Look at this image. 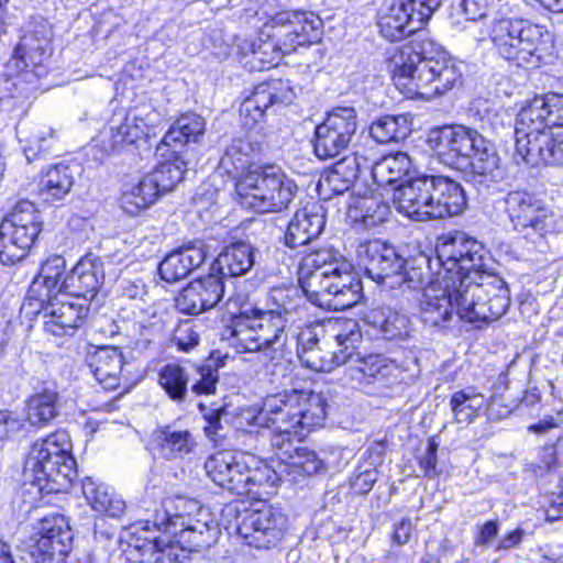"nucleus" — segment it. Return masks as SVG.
I'll return each mask as SVG.
<instances>
[{
    "label": "nucleus",
    "mask_w": 563,
    "mask_h": 563,
    "mask_svg": "<svg viewBox=\"0 0 563 563\" xmlns=\"http://www.w3.org/2000/svg\"><path fill=\"white\" fill-rule=\"evenodd\" d=\"M377 481V473L375 470H365L360 472L352 482L353 489L358 494L368 493L375 482Z\"/></svg>",
    "instance_id": "64"
},
{
    "label": "nucleus",
    "mask_w": 563,
    "mask_h": 563,
    "mask_svg": "<svg viewBox=\"0 0 563 563\" xmlns=\"http://www.w3.org/2000/svg\"><path fill=\"white\" fill-rule=\"evenodd\" d=\"M271 30L269 22L261 31L257 40L250 44L253 63H260L261 69L276 66L283 55L291 53L286 51L284 38L274 36V33H269Z\"/></svg>",
    "instance_id": "45"
},
{
    "label": "nucleus",
    "mask_w": 563,
    "mask_h": 563,
    "mask_svg": "<svg viewBox=\"0 0 563 563\" xmlns=\"http://www.w3.org/2000/svg\"><path fill=\"white\" fill-rule=\"evenodd\" d=\"M21 421L8 411H0V441L20 431Z\"/></svg>",
    "instance_id": "63"
},
{
    "label": "nucleus",
    "mask_w": 563,
    "mask_h": 563,
    "mask_svg": "<svg viewBox=\"0 0 563 563\" xmlns=\"http://www.w3.org/2000/svg\"><path fill=\"white\" fill-rule=\"evenodd\" d=\"M254 317L256 339L260 343L257 352L265 353L271 360L283 357L288 341V335L285 332L287 319L284 316L262 310L255 311Z\"/></svg>",
    "instance_id": "35"
},
{
    "label": "nucleus",
    "mask_w": 563,
    "mask_h": 563,
    "mask_svg": "<svg viewBox=\"0 0 563 563\" xmlns=\"http://www.w3.org/2000/svg\"><path fill=\"white\" fill-rule=\"evenodd\" d=\"M59 413L58 393L44 388L32 395L26 401V419L30 424L45 427Z\"/></svg>",
    "instance_id": "47"
},
{
    "label": "nucleus",
    "mask_w": 563,
    "mask_h": 563,
    "mask_svg": "<svg viewBox=\"0 0 563 563\" xmlns=\"http://www.w3.org/2000/svg\"><path fill=\"white\" fill-rule=\"evenodd\" d=\"M224 294L222 277L209 274L186 286L176 298V307L186 314H199L214 308Z\"/></svg>",
    "instance_id": "28"
},
{
    "label": "nucleus",
    "mask_w": 563,
    "mask_h": 563,
    "mask_svg": "<svg viewBox=\"0 0 563 563\" xmlns=\"http://www.w3.org/2000/svg\"><path fill=\"white\" fill-rule=\"evenodd\" d=\"M411 131L406 115H385L372 123L369 133L377 143L397 142L406 139Z\"/></svg>",
    "instance_id": "50"
},
{
    "label": "nucleus",
    "mask_w": 563,
    "mask_h": 563,
    "mask_svg": "<svg viewBox=\"0 0 563 563\" xmlns=\"http://www.w3.org/2000/svg\"><path fill=\"white\" fill-rule=\"evenodd\" d=\"M49 40L51 29L45 21L27 25L8 64V68L10 70L14 69L15 74H10L0 81V107L3 110L9 101L7 97L11 96L13 89L19 90L16 100L20 102V106H23L26 88L23 86L19 89V77L33 82L35 79L46 75V62L51 56Z\"/></svg>",
    "instance_id": "11"
},
{
    "label": "nucleus",
    "mask_w": 563,
    "mask_h": 563,
    "mask_svg": "<svg viewBox=\"0 0 563 563\" xmlns=\"http://www.w3.org/2000/svg\"><path fill=\"white\" fill-rule=\"evenodd\" d=\"M333 167L338 170L339 175L354 184L360 172L368 168L369 165L367 158L356 152L343 157Z\"/></svg>",
    "instance_id": "56"
},
{
    "label": "nucleus",
    "mask_w": 563,
    "mask_h": 563,
    "mask_svg": "<svg viewBox=\"0 0 563 563\" xmlns=\"http://www.w3.org/2000/svg\"><path fill=\"white\" fill-rule=\"evenodd\" d=\"M352 186V181H347L346 178H343L341 175H339L338 170L332 167L321 176L318 183V190L324 199H328L330 198L331 194L342 195Z\"/></svg>",
    "instance_id": "55"
},
{
    "label": "nucleus",
    "mask_w": 563,
    "mask_h": 563,
    "mask_svg": "<svg viewBox=\"0 0 563 563\" xmlns=\"http://www.w3.org/2000/svg\"><path fill=\"white\" fill-rule=\"evenodd\" d=\"M205 120L197 113H185L165 133L156 147V153L163 157L168 152L178 153L189 142H196L198 136L205 132Z\"/></svg>",
    "instance_id": "36"
},
{
    "label": "nucleus",
    "mask_w": 563,
    "mask_h": 563,
    "mask_svg": "<svg viewBox=\"0 0 563 563\" xmlns=\"http://www.w3.org/2000/svg\"><path fill=\"white\" fill-rule=\"evenodd\" d=\"M327 401L320 393L292 388L264 399L263 407L252 416L251 426L274 427L271 439L282 474L291 481L314 475L324 470V462L306 446L295 445L291 435L300 441L314 427L322 426L327 417Z\"/></svg>",
    "instance_id": "2"
},
{
    "label": "nucleus",
    "mask_w": 563,
    "mask_h": 563,
    "mask_svg": "<svg viewBox=\"0 0 563 563\" xmlns=\"http://www.w3.org/2000/svg\"><path fill=\"white\" fill-rule=\"evenodd\" d=\"M438 446H439V444L434 440V438H430L427 443V449L419 461L420 470L423 472L424 476L428 478H434L440 474V472L438 471V467H437Z\"/></svg>",
    "instance_id": "58"
},
{
    "label": "nucleus",
    "mask_w": 563,
    "mask_h": 563,
    "mask_svg": "<svg viewBox=\"0 0 563 563\" xmlns=\"http://www.w3.org/2000/svg\"><path fill=\"white\" fill-rule=\"evenodd\" d=\"M41 231L42 218L34 203L19 201L0 223V262L9 266L22 261Z\"/></svg>",
    "instance_id": "14"
},
{
    "label": "nucleus",
    "mask_w": 563,
    "mask_h": 563,
    "mask_svg": "<svg viewBox=\"0 0 563 563\" xmlns=\"http://www.w3.org/2000/svg\"><path fill=\"white\" fill-rule=\"evenodd\" d=\"M255 264V249L245 242L227 246L217 257L216 265L222 275L238 277L247 274Z\"/></svg>",
    "instance_id": "43"
},
{
    "label": "nucleus",
    "mask_w": 563,
    "mask_h": 563,
    "mask_svg": "<svg viewBox=\"0 0 563 563\" xmlns=\"http://www.w3.org/2000/svg\"><path fill=\"white\" fill-rule=\"evenodd\" d=\"M152 445L161 459L174 462L191 459L196 454L198 441L191 431L172 423L153 431Z\"/></svg>",
    "instance_id": "30"
},
{
    "label": "nucleus",
    "mask_w": 563,
    "mask_h": 563,
    "mask_svg": "<svg viewBox=\"0 0 563 563\" xmlns=\"http://www.w3.org/2000/svg\"><path fill=\"white\" fill-rule=\"evenodd\" d=\"M486 406V397L473 387L455 391L450 399V408L456 423L474 422Z\"/></svg>",
    "instance_id": "48"
},
{
    "label": "nucleus",
    "mask_w": 563,
    "mask_h": 563,
    "mask_svg": "<svg viewBox=\"0 0 563 563\" xmlns=\"http://www.w3.org/2000/svg\"><path fill=\"white\" fill-rule=\"evenodd\" d=\"M73 534L63 515L42 518L27 543L33 563H63L70 551Z\"/></svg>",
    "instance_id": "16"
},
{
    "label": "nucleus",
    "mask_w": 563,
    "mask_h": 563,
    "mask_svg": "<svg viewBox=\"0 0 563 563\" xmlns=\"http://www.w3.org/2000/svg\"><path fill=\"white\" fill-rule=\"evenodd\" d=\"M489 37L498 55L519 67L538 66L553 44V36L545 26L525 19L494 21Z\"/></svg>",
    "instance_id": "10"
},
{
    "label": "nucleus",
    "mask_w": 563,
    "mask_h": 563,
    "mask_svg": "<svg viewBox=\"0 0 563 563\" xmlns=\"http://www.w3.org/2000/svg\"><path fill=\"white\" fill-rule=\"evenodd\" d=\"M321 21L311 12L282 11L271 20L274 36L284 38L286 51L295 52L320 40Z\"/></svg>",
    "instance_id": "23"
},
{
    "label": "nucleus",
    "mask_w": 563,
    "mask_h": 563,
    "mask_svg": "<svg viewBox=\"0 0 563 563\" xmlns=\"http://www.w3.org/2000/svg\"><path fill=\"white\" fill-rule=\"evenodd\" d=\"M296 91L289 80L272 79L255 87L241 106V115L253 123L260 122L267 109L274 104H290Z\"/></svg>",
    "instance_id": "27"
},
{
    "label": "nucleus",
    "mask_w": 563,
    "mask_h": 563,
    "mask_svg": "<svg viewBox=\"0 0 563 563\" xmlns=\"http://www.w3.org/2000/svg\"><path fill=\"white\" fill-rule=\"evenodd\" d=\"M563 95L549 92L536 96L517 115L515 125L516 154L525 164L563 165Z\"/></svg>",
    "instance_id": "6"
},
{
    "label": "nucleus",
    "mask_w": 563,
    "mask_h": 563,
    "mask_svg": "<svg viewBox=\"0 0 563 563\" xmlns=\"http://www.w3.org/2000/svg\"><path fill=\"white\" fill-rule=\"evenodd\" d=\"M365 321L386 340H402L412 331L409 317L390 308L372 309L366 313Z\"/></svg>",
    "instance_id": "42"
},
{
    "label": "nucleus",
    "mask_w": 563,
    "mask_h": 563,
    "mask_svg": "<svg viewBox=\"0 0 563 563\" xmlns=\"http://www.w3.org/2000/svg\"><path fill=\"white\" fill-rule=\"evenodd\" d=\"M69 296L49 298L42 303L33 302L34 310L43 313L44 329L47 333L55 336L73 335L84 323L88 307L75 300H69Z\"/></svg>",
    "instance_id": "24"
},
{
    "label": "nucleus",
    "mask_w": 563,
    "mask_h": 563,
    "mask_svg": "<svg viewBox=\"0 0 563 563\" xmlns=\"http://www.w3.org/2000/svg\"><path fill=\"white\" fill-rule=\"evenodd\" d=\"M435 175L417 173L394 189L393 201L400 213L416 221L434 219Z\"/></svg>",
    "instance_id": "21"
},
{
    "label": "nucleus",
    "mask_w": 563,
    "mask_h": 563,
    "mask_svg": "<svg viewBox=\"0 0 563 563\" xmlns=\"http://www.w3.org/2000/svg\"><path fill=\"white\" fill-rule=\"evenodd\" d=\"M282 476L272 466L258 460V463L247 468L245 476V493L243 495L262 498L275 493Z\"/></svg>",
    "instance_id": "49"
},
{
    "label": "nucleus",
    "mask_w": 563,
    "mask_h": 563,
    "mask_svg": "<svg viewBox=\"0 0 563 563\" xmlns=\"http://www.w3.org/2000/svg\"><path fill=\"white\" fill-rule=\"evenodd\" d=\"M287 517L279 510L263 506L247 511L238 526L239 536L252 548L268 550L283 540L287 529Z\"/></svg>",
    "instance_id": "20"
},
{
    "label": "nucleus",
    "mask_w": 563,
    "mask_h": 563,
    "mask_svg": "<svg viewBox=\"0 0 563 563\" xmlns=\"http://www.w3.org/2000/svg\"><path fill=\"white\" fill-rule=\"evenodd\" d=\"M191 391L196 395H213L219 382V364L213 356L195 368Z\"/></svg>",
    "instance_id": "53"
},
{
    "label": "nucleus",
    "mask_w": 563,
    "mask_h": 563,
    "mask_svg": "<svg viewBox=\"0 0 563 563\" xmlns=\"http://www.w3.org/2000/svg\"><path fill=\"white\" fill-rule=\"evenodd\" d=\"M459 7L466 20L476 21L487 15L489 0H461Z\"/></svg>",
    "instance_id": "60"
},
{
    "label": "nucleus",
    "mask_w": 563,
    "mask_h": 563,
    "mask_svg": "<svg viewBox=\"0 0 563 563\" xmlns=\"http://www.w3.org/2000/svg\"><path fill=\"white\" fill-rule=\"evenodd\" d=\"M27 145L24 153L29 162L36 158L41 154L49 153L56 145L55 132L49 128H40L32 133L26 140Z\"/></svg>",
    "instance_id": "54"
},
{
    "label": "nucleus",
    "mask_w": 563,
    "mask_h": 563,
    "mask_svg": "<svg viewBox=\"0 0 563 563\" xmlns=\"http://www.w3.org/2000/svg\"><path fill=\"white\" fill-rule=\"evenodd\" d=\"M374 183L382 188L405 183L418 170L412 166L410 156L404 152L385 155L371 166Z\"/></svg>",
    "instance_id": "38"
},
{
    "label": "nucleus",
    "mask_w": 563,
    "mask_h": 563,
    "mask_svg": "<svg viewBox=\"0 0 563 563\" xmlns=\"http://www.w3.org/2000/svg\"><path fill=\"white\" fill-rule=\"evenodd\" d=\"M327 345L331 351L319 345L314 329L301 330L297 336V354L301 364L314 372H331L336 366L346 364L355 355L363 341L360 324L352 319L329 322Z\"/></svg>",
    "instance_id": "9"
},
{
    "label": "nucleus",
    "mask_w": 563,
    "mask_h": 563,
    "mask_svg": "<svg viewBox=\"0 0 563 563\" xmlns=\"http://www.w3.org/2000/svg\"><path fill=\"white\" fill-rule=\"evenodd\" d=\"M71 442L65 431H56L31 446L23 467L26 483L38 492L58 493L69 487L76 476Z\"/></svg>",
    "instance_id": "8"
},
{
    "label": "nucleus",
    "mask_w": 563,
    "mask_h": 563,
    "mask_svg": "<svg viewBox=\"0 0 563 563\" xmlns=\"http://www.w3.org/2000/svg\"><path fill=\"white\" fill-rule=\"evenodd\" d=\"M66 260L58 254H52L42 263L41 269L33 279L29 292L27 305L42 303L56 296L67 297Z\"/></svg>",
    "instance_id": "29"
},
{
    "label": "nucleus",
    "mask_w": 563,
    "mask_h": 563,
    "mask_svg": "<svg viewBox=\"0 0 563 563\" xmlns=\"http://www.w3.org/2000/svg\"><path fill=\"white\" fill-rule=\"evenodd\" d=\"M269 299L274 307L266 310V312H274V314L284 316L286 319L297 307L296 298L290 295L288 289H273Z\"/></svg>",
    "instance_id": "57"
},
{
    "label": "nucleus",
    "mask_w": 563,
    "mask_h": 563,
    "mask_svg": "<svg viewBox=\"0 0 563 563\" xmlns=\"http://www.w3.org/2000/svg\"><path fill=\"white\" fill-rule=\"evenodd\" d=\"M482 121L487 123L492 129L497 130L510 121L507 111L497 104L486 106L483 110Z\"/></svg>",
    "instance_id": "61"
},
{
    "label": "nucleus",
    "mask_w": 563,
    "mask_h": 563,
    "mask_svg": "<svg viewBox=\"0 0 563 563\" xmlns=\"http://www.w3.org/2000/svg\"><path fill=\"white\" fill-rule=\"evenodd\" d=\"M257 463L258 459L255 455L221 451L207 459L205 470L214 484L236 495H243L246 471Z\"/></svg>",
    "instance_id": "22"
},
{
    "label": "nucleus",
    "mask_w": 563,
    "mask_h": 563,
    "mask_svg": "<svg viewBox=\"0 0 563 563\" xmlns=\"http://www.w3.org/2000/svg\"><path fill=\"white\" fill-rule=\"evenodd\" d=\"M442 0H394L378 18L380 34L389 41H399L420 30Z\"/></svg>",
    "instance_id": "15"
},
{
    "label": "nucleus",
    "mask_w": 563,
    "mask_h": 563,
    "mask_svg": "<svg viewBox=\"0 0 563 563\" xmlns=\"http://www.w3.org/2000/svg\"><path fill=\"white\" fill-rule=\"evenodd\" d=\"M255 317L239 316L232 320L222 333V340L233 347L238 353L257 352L260 343H257Z\"/></svg>",
    "instance_id": "46"
},
{
    "label": "nucleus",
    "mask_w": 563,
    "mask_h": 563,
    "mask_svg": "<svg viewBox=\"0 0 563 563\" xmlns=\"http://www.w3.org/2000/svg\"><path fill=\"white\" fill-rule=\"evenodd\" d=\"M174 339L179 349L187 352L199 343V333L196 331L195 324L186 321L175 330Z\"/></svg>",
    "instance_id": "59"
},
{
    "label": "nucleus",
    "mask_w": 563,
    "mask_h": 563,
    "mask_svg": "<svg viewBox=\"0 0 563 563\" xmlns=\"http://www.w3.org/2000/svg\"><path fill=\"white\" fill-rule=\"evenodd\" d=\"M390 213L389 205L373 191L371 195H357L347 208V219L356 228L371 229L385 222Z\"/></svg>",
    "instance_id": "37"
},
{
    "label": "nucleus",
    "mask_w": 563,
    "mask_h": 563,
    "mask_svg": "<svg viewBox=\"0 0 563 563\" xmlns=\"http://www.w3.org/2000/svg\"><path fill=\"white\" fill-rule=\"evenodd\" d=\"M433 203L434 219L457 216L466 207L464 189L457 181L446 176L435 175Z\"/></svg>",
    "instance_id": "39"
},
{
    "label": "nucleus",
    "mask_w": 563,
    "mask_h": 563,
    "mask_svg": "<svg viewBox=\"0 0 563 563\" xmlns=\"http://www.w3.org/2000/svg\"><path fill=\"white\" fill-rule=\"evenodd\" d=\"M207 257V246L202 241H195L169 253L159 264L158 272L167 283H175L187 277L198 268Z\"/></svg>",
    "instance_id": "34"
},
{
    "label": "nucleus",
    "mask_w": 563,
    "mask_h": 563,
    "mask_svg": "<svg viewBox=\"0 0 563 563\" xmlns=\"http://www.w3.org/2000/svg\"><path fill=\"white\" fill-rule=\"evenodd\" d=\"M325 225L324 207L312 201L298 209L288 223L285 243L290 249L306 245L319 238Z\"/></svg>",
    "instance_id": "32"
},
{
    "label": "nucleus",
    "mask_w": 563,
    "mask_h": 563,
    "mask_svg": "<svg viewBox=\"0 0 563 563\" xmlns=\"http://www.w3.org/2000/svg\"><path fill=\"white\" fill-rule=\"evenodd\" d=\"M347 363L346 375L355 387L366 394L386 396L399 383V367L382 355L361 356L355 350V355Z\"/></svg>",
    "instance_id": "19"
},
{
    "label": "nucleus",
    "mask_w": 563,
    "mask_h": 563,
    "mask_svg": "<svg viewBox=\"0 0 563 563\" xmlns=\"http://www.w3.org/2000/svg\"><path fill=\"white\" fill-rule=\"evenodd\" d=\"M356 253L368 277L385 286L395 279L405 264L395 247L380 240L361 243Z\"/></svg>",
    "instance_id": "25"
},
{
    "label": "nucleus",
    "mask_w": 563,
    "mask_h": 563,
    "mask_svg": "<svg viewBox=\"0 0 563 563\" xmlns=\"http://www.w3.org/2000/svg\"><path fill=\"white\" fill-rule=\"evenodd\" d=\"M189 375L178 364H167L159 372V384L174 401H183L187 395Z\"/></svg>",
    "instance_id": "52"
},
{
    "label": "nucleus",
    "mask_w": 563,
    "mask_h": 563,
    "mask_svg": "<svg viewBox=\"0 0 563 563\" xmlns=\"http://www.w3.org/2000/svg\"><path fill=\"white\" fill-rule=\"evenodd\" d=\"M396 88L410 99L432 100L462 79L461 65L430 37L418 36L388 58Z\"/></svg>",
    "instance_id": "4"
},
{
    "label": "nucleus",
    "mask_w": 563,
    "mask_h": 563,
    "mask_svg": "<svg viewBox=\"0 0 563 563\" xmlns=\"http://www.w3.org/2000/svg\"><path fill=\"white\" fill-rule=\"evenodd\" d=\"M357 130V115L352 107H336L316 126L314 153L320 159L334 158L350 145Z\"/></svg>",
    "instance_id": "18"
},
{
    "label": "nucleus",
    "mask_w": 563,
    "mask_h": 563,
    "mask_svg": "<svg viewBox=\"0 0 563 563\" xmlns=\"http://www.w3.org/2000/svg\"><path fill=\"white\" fill-rule=\"evenodd\" d=\"M153 523L140 520L124 527V541L130 550H152L155 563H187L189 552L209 548L218 528L210 511L196 499L175 496L163 500Z\"/></svg>",
    "instance_id": "3"
},
{
    "label": "nucleus",
    "mask_w": 563,
    "mask_h": 563,
    "mask_svg": "<svg viewBox=\"0 0 563 563\" xmlns=\"http://www.w3.org/2000/svg\"><path fill=\"white\" fill-rule=\"evenodd\" d=\"M428 144L439 161L449 167L482 177H494L499 157L492 142L476 130L464 125H448L432 130Z\"/></svg>",
    "instance_id": "7"
},
{
    "label": "nucleus",
    "mask_w": 563,
    "mask_h": 563,
    "mask_svg": "<svg viewBox=\"0 0 563 563\" xmlns=\"http://www.w3.org/2000/svg\"><path fill=\"white\" fill-rule=\"evenodd\" d=\"M82 494L95 511L109 517H119L125 509V503L110 486L91 477L82 481Z\"/></svg>",
    "instance_id": "41"
},
{
    "label": "nucleus",
    "mask_w": 563,
    "mask_h": 563,
    "mask_svg": "<svg viewBox=\"0 0 563 563\" xmlns=\"http://www.w3.org/2000/svg\"><path fill=\"white\" fill-rule=\"evenodd\" d=\"M505 205L514 230L527 239L545 240L563 231L561 211L527 190L508 192Z\"/></svg>",
    "instance_id": "13"
},
{
    "label": "nucleus",
    "mask_w": 563,
    "mask_h": 563,
    "mask_svg": "<svg viewBox=\"0 0 563 563\" xmlns=\"http://www.w3.org/2000/svg\"><path fill=\"white\" fill-rule=\"evenodd\" d=\"M86 361L96 380L106 390H113L130 383L132 364L124 360L120 349L97 347L88 353Z\"/></svg>",
    "instance_id": "26"
},
{
    "label": "nucleus",
    "mask_w": 563,
    "mask_h": 563,
    "mask_svg": "<svg viewBox=\"0 0 563 563\" xmlns=\"http://www.w3.org/2000/svg\"><path fill=\"white\" fill-rule=\"evenodd\" d=\"M168 154L172 159H166L150 172L154 183H157V188L162 195L173 190L183 179L186 172V163L183 157L178 153L173 154L168 152Z\"/></svg>",
    "instance_id": "51"
},
{
    "label": "nucleus",
    "mask_w": 563,
    "mask_h": 563,
    "mask_svg": "<svg viewBox=\"0 0 563 563\" xmlns=\"http://www.w3.org/2000/svg\"><path fill=\"white\" fill-rule=\"evenodd\" d=\"M162 196L150 173L137 183L125 186L121 196V207L129 214H137L140 211L154 205Z\"/></svg>",
    "instance_id": "44"
},
{
    "label": "nucleus",
    "mask_w": 563,
    "mask_h": 563,
    "mask_svg": "<svg viewBox=\"0 0 563 563\" xmlns=\"http://www.w3.org/2000/svg\"><path fill=\"white\" fill-rule=\"evenodd\" d=\"M263 151L262 142L247 134L245 137L232 140L225 148L219 165L218 173L227 175L235 180V184L243 178L250 170L261 168L254 164V158Z\"/></svg>",
    "instance_id": "31"
},
{
    "label": "nucleus",
    "mask_w": 563,
    "mask_h": 563,
    "mask_svg": "<svg viewBox=\"0 0 563 563\" xmlns=\"http://www.w3.org/2000/svg\"><path fill=\"white\" fill-rule=\"evenodd\" d=\"M435 258L419 252L405 261L388 287L423 288L421 318L431 327H446L456 316L468 323L500 319L510 295L504 279L487 269L484 245L462 232L438 239Z\"/></svg>",
    "instance_id": "1"
},
{
    "label": "nucleus",
    "mask_w": 563,
    "mask_h": 563,
    "mask_svg": "<svg viewBox=\"0 0 563 563\" xmlns=\"http://www.w3.org/2000/svg\"><path fill=\"white\" fill-rule=\"evenodd\" d=\"M75 181L73 169L66 164L49 167L37 184L40 198L49 205L63 201L70 192Z\"/></svg>",
    "instance_id": "40"
},
{
    "label": "nucleus",
    "mask_w": 563,
    "mask_h": 563,
    "mask_svg": "<svg viewBox=\"0 0 563 563\" xmlns=\"http://www.w3.org/2000/svg\"><path fill=\"white\" fill-rule=\"evenodd\" d=\"M239 203L258 213L282 212L297 192L296 183L285 172L269 165L250 170L235 184Z\"/></svg>",
    "instance_id": "12"
},
{
    "label": "nucleus",
    "mask_w": 563,
    "mask_h": 563,
    "mask_svg": "<svg viewBox=\"0 0 563 563\" xmlns=\"http://www.w3.org/2000/svg\"><path fill=\"white\" fill-rule=\"evenodd\" d=\"M162 122V114L151 104L119 110L108 122L106 133L112 151L147 137Z\"/></svg>",
    "instance_id": "17"
},
{
    "label": "nucleus",
    "mask_w": 563,
    "mask_h": 563,
    "mask_svg": "<svg viewBox=\"0 0 563 563\" xmlns=\"http://www.w3.org/2000/svg\"><path fill=\"white\" fill-rule=\"evenodd\" d=\"M299 284L309 301L329 310L349 309L363 296L362 280L351 262L329 247L301 260Z\"/></svg>",
    "instance_id": "5"
},
{
    "label": "nucleus",
    "mask_w": 563,
    "mask_h": 563,
    "mask_svg": "<svg viewBox=\"0 0 563 563\" xmlns=\"http://www.w3.org/2000/svg\"><path fill=\"white\" fill-rule=\"evenodd\" d=\"M104 279L102 261L92 254L81 257L67 274L66 295L91 300Z\"/></svg>",
    "instance_id": "33"
},
{
    "label": "nucleus",
    "mask_w": 563,
    "mask_h": 563,
    "mask_svg": "<svg viewBox=\"0 0 563 563\" xmlns=\"http://www.w3.org/2000/svg\"><path fill=\"white\" fill-rule=\"evenodd\" d=\"M120 545L122 552L125 554L126 560L131 561L132 563H155V560L157 559V553L153 552L148 549V551H130L129 543L124 541V529L121 532L120 536Z\"/></svg>",
    "instance_id": "62"
}]
</instances>
